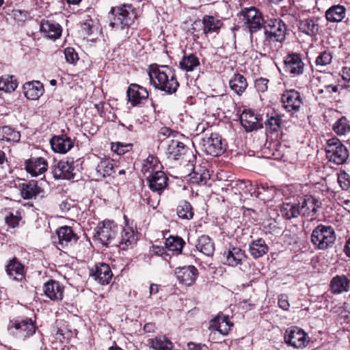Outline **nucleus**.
<instances>
[{
	"label": "nucleus",
	"mask_w": 350,
	"mask_h": 350,
	"mask_svg": "<svg viewBox=\"0 0 350 350\" xmlns=\"http://www.w3.org/2000/svg\"><path fill=\"white\" fill-rule=\"evenodd\" d=\"M96 172L101 178L113 175L115 173L113 160L106 157L100 159L96 167Z\"/></svg>",
	"instance_id": "58836bf2"
},
{
	"label": "nucleus",
	"mask_w": 350,
	"mask_h": 350,
	"mask_svg": "<svg viewBox=\"0 0 350 350\" xmlns=\"http://www.w3.org/2000/svg\"><path fill=\"white\" fill-rule=\"evenodd\" d=\"M25 96L29 100H38L44 92L43 84L39 81H28L23 85Z\"/></svg>",
	"instance_id": "cd10ccee"
},
{
	"label": "nucleus",
	"mask_w": 350,
	"mask_h": 350,
	"mask_svg": "<svg viewBox=\"0 0 350 350\" xmlns=\"http://www.w3.org/2000/svg\"><path fill=\"white\" fill-rule=\"evenodd\" d=\"M21 133L10 126L0 127V141L10 144L20 142Z\"/></svg>",
	"instance_id": "c9c22d12"
},
{
	"label": "nucleus",
	"mask_w": 350,
	"mask_h": 350,
	"mask_svg": "<svg viewBox=\"0 0 350 350\" xmlns=\"http://www.w3.org/2000/svg\"><path fill=\"white\" fill-rule=\"evenodd\" d=\"M109 26L113 29L129 30L137 18L136 8L131 3L112 7L109 12Z\"/></svg>",
	"instance_id": "f03ea898"
},
{
	"label": "nucleus",
	"mask_w": 350,
	"mask_h": 350,
	"mask_svg": "<svg viewBox=\"0 0 350 350\" xmlns=\"http://www.w3.org/2000/svg\"><path fill=\"white\" fill-rule=\"evenodd\" d=\"M200 146L204 152L213 157L221 155L226 150L222 137L217 133H212L209 137H203Z\"/></svg>",
	"instance_id": "9b49d317"
},
{
	"label": "nucleus",
	"mask_w": 350,
	"mask_h": 350,
	"mask_svg": "<svg viewBox=\"0 0 350 350\" xmlns=\"http://www.w3.org/2000/svg\"><path fill=\"white\" fill-rule=\"evenodd\" d=\"M5 271L11 280L18 282H22L25 280L27 273L25 266L15 256L7 261Z\"/></svg>",
	"instance_id": "4468645a"
},
{
	"label": "nucleus",
	"mask_w": 350,
	"mask_h": 350,
	"mask_svg": "<svg viewBox=\"0 0 350 350\" xmlns=\"http://www.w3.org/2000/svg\"><path fill=\"white\" fill-rule=\"evenodd\" d=\"M40 30L45 37L53 40L59 38L62 33V27L58 23L49 20L41 22Z\"/></svg>",
	"instance_id": "bb28decb"
},
{
	"label": "nucleus",
	"mask_w": 350,
	"mask_h": 350,
	"mask_svg": "<svg viewBox=\"0 0 350 350\" xmlns=\"http://www.w3.org/2000/svg\"><path fill=\"white\" fill-rule=\"evenodd\" d=\"M240 122L246 132H252L263 127L262 116L256 114L250 109H244L240 116Z\"/></svg>",
	"instance_id": "2eb2a0df"
},
{
	"label": "nucleus",
	"mask_w": 350,
	"mask_h": 350,
	"mask_svg": "<svg viewBox=\"0 0 350 350\" xmlns=\"http://www.w3.org/2000/svg\"><path fill=\"white\" fill-rule=\"evenodd\" d=\"M9 15L18 25H21L27 20L28 12L25 10H13Z\"/></svg>",
	"instance_id": "13d9d810"
},
{
	"label": "nucleus",
	"mask_w": 350,
	"mask_h": 350,
	"mask_svg": "<svg viewBox=\"0 0 350 350\" xmlns=\"http://www.w3.org/2000/svg\"><path fill=\"white\" fill-rule=\"evenodd\" d=\"M229 85L232 90L241 95L247 88V83L243 75L237 73L230 80Z\"/></svg>",
	"instance_id": "09e8293b"
},
{
	"label": "nucleus",
	"mask_w": 350,
	"mask_h": 350,
	"mask_svg": "<svg viewBox=\"0 0 350 350\" xmlns=\"http://www.w3.org/2000/svg\"><path fill=\"white\" fill-rule=\"evenodd\" d=\"M340 75L345 82H350V67L344 66Z\"/></svg>",
	"instance_id": "774afa93"
},
{
	"label": "nucleus",
	"mask_w": 350,
	"mask_h": 350,
	"mask_svg": "<svg viewBox=\"0 0 350 350\" xmlns=\"http://www.w3.org/2000/svg\"><path fill=\"white\" fill-rule=\"evenodd\" d=\"M284 340L288 346L295 349H304L310 342L308 334L297 326H291L285 331Z\"/></svg>",
	"instance_id": "9d476101"
},
{
	"label": "nucleus",
	"mask_w": 350,
	"mask_h": 350,
	"mask_svg": "<svg viewBox=\"0 0 350 350\" xmlns=\"http://www.w3.org/2000/svg\"><path fill=\"white\" fill-rule=\"evenodd\" d=\"M268 251L269 247L262 238L253 240L249 244V252L254 259L263 256Z\"/></svg>",
	"instance_id": "e433bc0d"
},
{
	"label": "nucleus",
	"mask_w": 350,
	"mask_h": 350,
	"mask_svg": "<svg viewBox=\"0 0 350 350\" xmlns=\"http://www.w3.org/2000/svg\"><path fill=\"white\" fill-rule=\"evenodd\" d=\"M233 326L227 315H218L211 321V327L222 335H227Z\"/></svg>",
	"instance_id": "473e14b6"
},
{
	"label": "nucleus",
	"mask_w": 350,
	"mask_h": 350,
	"mask_svg": "<svg viewBox=\"0 0 350 350\" xmlns=\"http://www.w3.org/2000/svg\"><path fill=\"white\" fill-rule=\"evenodd\" d=\"M350 286V280L345 275H337L330 282V290L334 294L347 292Z\"/></svg>",
	"instance_id": "2f4dec72"
},
{
	"label": "nucleus",
	"mask_w": 350,
	"mask_h": 350,
	"mask_svg": "<svg viewBox=\"0 0 350 350\" xmlns=\"http://www.w3.org/2000/svg\"><path fill=\"white\" fill-rule=\"evenodd\" d=\"M332 129L338 135H345L350 132L349 122L345 116H342L334 124Z\"/></svg>",
	"instance_id": "864d4df0"
},
{
	"label": "nucleus",
	"mask_w": 350,
	"mask_h": 350,
	"mask_svg": "<svg viewBox=\"0 0 350 350\" xmlns=\"http://www.w3.org/2000/svg\"><path fill=\"white\" fill-rule=\"evenodd\" d=\"M21 213V210L14 211L11 208H5L2 212L5 216V224L12 228L18 226L19 221L22 219Z\"/></svg>",
	"instance_id": "c03bdc74"
},
{
	"label": "nucleus",
	"mask_w": 350,
	"mask_h": 350,
	"mask_svg": "<svg viewBox=\"0 0 350 350\" xmlns=\"http://www.w3.org/2000/svg\"><path fill=\"white\" fill-rule=\"evenodd\" d=\"M336 239V232L332 226L319 224L311 234V242L318 250H325L332 247Z\"/></svg>",
	"instance_id": "423d86ee"
},
{
	"label": "nucleus",
	"mask_w": 350,
	"mask_h": 350,
	"mask_svg": "<svg viewBox=\"0 0 350 350\" xmlns=\"http://www.w3.org/2000/svg\"><path fill=\"white\" fill-rule=\"evenodd\" d=\"M137 242V235L133 228L125 227L123 228L120 238L116 241L117 245L120 249L125 250L129 247H132Z\"/></svg>",
	"instance_id": "7c9ffc66"
},
{
	"label": "nucleus",
	"mask_w": 350,
	"mask_h": 350,
	"mask_svg": "<svg viewBox=\"0 0 350 350\" xmlns=\"http://www.w3.org/2000/svg\"><path fill=\"white\" fill-rule=\"evenodd\" d=\"M299 208L302 216H314L321 206V202L311 195H305L298 200Z\"/></svg>",
	"instance_id": "a211bd4d"
},
{
	"label": "nucleus",
	"mask_w": 350,
	"mask_h": 350,
	"mask_svg": "<svg viewBox=\"0 0 350 350\" xmlns=\"http://www.w3.org/2000/svg\"><path fill=\"white\" fill-rule=\"evenodd\" d=\"M149 343L154 350H172L173 348L172 342L163 336L150 339Z\"/></svg>",
	"instance_id": "3c124183"
},
{
	"label": "nucleus",
	"mask_w": 350,
	"mask_h": 350,
	"mask_svg": "<svg viewBox=\"0 0 350 350\" xmlns=\"http://www.w3.org/2000/svg\"><path fill=\"white\" fill-rule=\"evenodd\" d=\"M202 25V21H196L191 25L189 31L192 34L194 40L200 38L199 32L200 31Z\"/></svg>",
	"instance_id": "0e129e2a"
},
{
	"label": "nucleus",
	"mask_w": 350,
	"mask_h": 350,
	"mask_svg": "<svg viewBox=\"0 0 350 350\" xmlns=\"http://www.w3.org/2000/svg\"><path fill=\"white\" fill-rule=\"evenodd\" d=\"M25 169L31 176H38L48 169V162L42 157L31 156L25 161Z\"/></svg>",
	"instance_id": "6ab92c4d"
},
{
	"label": "nucleus",
	"mask_w": 350,
	"mask_h": 350,
	"mask_svg": "<svg viewBox=\"0 0 350 350\" xmlns=\"http://www.w3.org/2000/svg\"><path fill=\"white\" fill-rule=\"evenodd\" d=\"M345 11L346 8L343 5H333L326 11L325 17L332 23L340 22L345 16Z\"/></svg>",
	"instance_id": "49530a36"
},
{
	"label": "nucleus",
	"mask_w": 350,
	"mask_h": 350,
	"mask_svg": "<svg viewBox=\"0 0 350 350\" xmlns=\"http://www.w3.org/2000/svg\"><path fill=\"white\" fill-rule=\"evenodd\" d=\"M175 274L179 283L189 286L195 283L199 272L195 266L188 265L177 267Z\"/></svg>",
	"instance_id": "aec40b11"
},
{
	"label": "nucleus",
	"mask_w": 350,
	"mask_h": 350,
	"mask_svg": "<svg viewBox=\"0 0 350 350\" xmlns=\"http://www.w3.org/2000/svg\"><path fill=\"white\" fill-rule=\"evenodd\" d=\"M264 43L273 42L282 43L286 40L287 26L285 23L278 17H267L263 23Z\"/></svg>",
	"instance_id": "7ed1b4c3"
},
{
	"label": "nucleus",
	"mask_w": 350,
	"mask_h": 350,
	"mask_svg": "<svg viewBox=\"0 0 350 350\" xmlns=\"http://www.w3.org/2000/svg\"><path fill=\"white\" fill-rule=\"evenodd\" d=\"M187 150V148L185 144L178 140L170 139L167 141L166 153L174 159H178L180 156L186 153Z\"/></svg>",
	"instance_id": "ea45409f"
},
{
	"label": "nucleus",
	"mask_w": 350,
	"mask_h": 350,
	"mask_svg": "<svg viewBox=\"0 0 350 350\" xmlns=\"http://www.w3.org/2000/svg\"><path fill=\"white\" fill-rule=\"evenodd\" d=\"M17 86V81L13 76L5 75L0 77V90L12 92Z\"/></svg>",
	"instance_id": "5fc2aeb1"
},
{
	"label": "nucleus",
	"mask_w": 350,
	"mask_h": 350,
	"mask_svg": "<svg viewBox=\"0 0 350 350\" xmlns=\"http://www.w3.org/2000/svg\"><path fill=\"white\" fill-rule=\"evenodd\" d=\"M126 97L132 107H141L149 98L147 89L137 83H131L126 90Z\"/></svg>",
	"instance_id": "ddd939ff"
},
{
	"label": "nucleus",
	"mask_w": 350,
	"mask_h": 350,
	"mask_svg": "<svg viewBox=\"0 0 350 350\" xmlns=\"http://www.w3.org/2000/svg\"><path fill=\"white\" fill-rule=\"evenodd\" d=\"M176 213L178 217L182 219H191L194 215L193 210L190 202L182 200L176 208Z\"/></svg>",
	"instance_id": "8fccbe9b"
},
{
	"label": "nucleus",
	"mask_w": 350,
	"mask_h": 350,
	"mask_svg": "<svg viewBox=\"0 0 350 350\" xmlns=\"http://www.w3.org/2000/svg\"><path fill=\"white\" fill-rule=\"evenodd\" d=\"M190 181L200 186L206 185L211 178L209 171L204 167H195L190 174Z\"/></svg>",
	"instance_id": "4c0bfd02"
},
{
	"label": "nucleus",
	"mask_w": 350,
	"mask_h": 350,
	"mask_svg": "<svg viewBox=\"0 0 350 350\" xmlns=\"http://www.w3.org/2000/svg\"><path fill=\"white\" fill-rule=\"evenodd\" d=\"M90 275L98 283L105 285L109 284L113 273L109 265L105 262L96 264L90 270Z\"/></svg>",
	"instance_id": "412c9836"
},
{
	"label": "nucleus",
	"mask_w": 350,
	"mask_h": 350,
	"mask_svg": "<svg viewBox=\"0 0 350 350\" xmlns=\"http://www.w3.org/2000/svg\"><path fill=\"white\" fill-rule=\"evenodd\" d=\"M269 79L260 77L255 81V88L259 92H265L268 88Z\"/></svg>",
	"instance_id": "e2e57ef3"
},
{
	"label": "nucleus",
	"mask_w": 350,
	"mask_h": 350,
	"mask_svg": "<svg viewBox=\"0 0 350 350\" xmlns=\"http://www.w3.org/2000/svg\"><path fill=\"white\" fill-rule=\"evenodd\" d=\"M257 184L249 180H237L231 183L232 187L237 188L239 192L249 193L251 196H255Z\"/></svg>",
	"instance_id": "a18cd8bd"
},
{
	"label": "nucleus",
	"mask_w": 350,
	"mask_h": 350,
	"mask_svg": "<svg viewBox=\"0 0 350 350\" xmlns=\"http://www.w3.org/2000/svg\"><path fill=\"white\" fill-rule=\"evenodd\" d=\"M55 232L58 239V244L62 247H66L69 244H76L79 239L72 228L68 226L58 228Z\"/></svg>",
	"instance_id": "393cba45"
},
{
	"label": "nucleus",
	"mask_w": 350,
	"mask_h": 350,
	"mask_svg": "<svg viewBox=\"0 0 350 350\" xmlns=\"http://www.w3.org/2000/svg\"><path fill=\"white\" fill-rule=\"evenodd\" d=\"M82 163L81 159L75 161L72 157L56 162L51 167L54 178L55 180L74 179L77 172L79 171V165H81Z\"/></svg>",
	"instance_id": "0eeeda50"
},
{
	"label": "nucleus",
	"mask_w": 350,
	"mask_h": 350,
	"mask_svg": "<svg viewBox=\"0 0 350 350\" xmlns=\"http://www.w3.org/2000/svg\"><path fill=\"white\" fill-rule=\"evenodd\" d=\"M148 74L150 84L167 94L175 93L179 87L174 70L169 66L151 64Z\"/></svg>",
	"instance_id": "f257e3e1"
},
{
	"label": "nucleus",
	"mask_w": 350,
	"mask_h": 350,
	"mask_svg": "<svg viewBox=\"0 0 350 350\" xmlns=\"http://www.w3.org/2000/svg\"><path fill=\"white\" fill-rule=\"evenodd\" d=\"M18 188L21 197L24 200H30L42 193L44 190L38 185V182L36 180H30L29 181L19 184Z\"/></svg>",
	"instance_id": "a878e982"
},
{
	"label": "nucleus",
	"mask_w": 350,
	"mask_h": 350,
	"mask_svg": "<svg viewBox=\"0 0 350 350\" xmlns=\"http://www.w3.org/2000/svg\"><path fill=\"white\" fill-rule=\"evenodd\" d=\"M267 119L264 123L267 131L269 133L280 131L282 127V117L283 116L276 114L275 116H269V114H267Z\"/></svg>",
	"instance_id": "de8ad7c7"
},
{
	"label": "nucleus",
	"mask_w": 350,
	"mask_h": 350,
	"mask_svg": "<svg viewBox=\"0 0 350 350\" xmlns=\"http://www.w3.org/2000/svg\"><path fill=\"white\" fill-rule=\"evenodd\" d=\"M319 18L315 16L300 20L298 25L299 31L310 37L316 36L319 30Z\"/></svg>",
	"instance_id": "c85d7f7f"
},
{
	"label": "nucleus",
	"mask_w": 350,
	"mask_h": 350,
	"mask_svg": "<svg viewBox=\"0 0 350 350\" xmlns=\"http://www.w3.org/2000/svg\"><path fill=\"white\" fill-rule=\"evenodd\" d=\"M165 247L176 255L180 254L185 242L183 238L178 236H170L165 242Z\"/></svg>",
	"instance_id": "37998d69"
},
{
	"label": "nucleus",
	"mask_w": 350,
	"mask_h": 350,
	"mask_svg": "<svg viewBox=\"0 0 350 350\" xmlns=\"http://www.w3.org/2000/svg\"><path fill=\"white\" fill-rule=\"evenodd\" d=\"M118 231L119 227L113 220L105 219L95 228L93 238L105 247L117 245Z\"/></svg>",
	"instance_id": "39448f33"
},
{
	"label": "nucleus",
	"mask_w": 350,
	"mask_h": 350,
	"mask_svg": "<svg viewBox=\"0 0 350 350\" xmlns=\"http://www.w3.org/2000/svg\"><path fill=\"white\" fill-rule=\"evenodd\" d=\"M280 214L286 219H291L301 215L298 202H283L280 206Z\"/></svg>",
	"instance_id": "a19ab883"
},
{
	"label": "nucleus",
	"mask_w": 350,
	"mask_h": 350,
	"mask_svg": "<svg viewBox=\"0 0 350 350\" xmlns=\"http://www.w3.org/2000/svg\"><path fill=\"white\" fill-rule=\"evenodd\" d=\"M196 247L198 251L208 257L213 256L215 252V243L208 235L200 236L198 239Z\"/></svg>",
	"instance_id": "72a5a7b5"
},
{
	"label": "nucleus",
	"mask_w": 350,
	"mask_h": 350,
	"mask_svg": "<svg viewBox=\"0 0 350 350\" xmlns=\"http://www.w3.org/2000/svg\"><path fill=\"white\" fill-rule=\"evenodd\" d=\"M150 189L153 192H157L159 195L167 187L168 177L165 173L161 170H157L153 173L148 174L146 177Z\"/></svg>",
	"instance_id": "dca6fc26"
},
{
	"label": "nucleus",
	"mask_w": 350,
	"mask_h": 350,
	"mask_svg": "<svg viewBox=\"0 0 350 350\" xmlns=\"http://www.w3.org/2000/svg\"><path fill=\"white\" fill-rule=\"evenodd\" d=\"M64 286L59 281L49 279L43 285V292L46 297L52 301L63 299Z\"/></svg>",
	"instance_id": "5701e85b"
},
{
	"label": "nucleus",
	"mask_w": 350,
	"mask_h": 350,
	"mask_svg": "<svg viewBox=\"0 0 350 350\" xmlns=\"http://www.w3.org/2000/svg\"><path fill=\"white\" fill-rule=\"evenodd\" d=\"M70 336V332L65 327L57 328L55 334V339L59 340L60 342H64L65 340H68Z\"/></svg>",
	"instance_id": "680f3d73"
},
{
	"label": "nucleus",
	"mask_w": 350,
	"mask_h": 350,
	"mask_svg": "<svg viewBox=\"0 0 350 350\" xmlns=\"http://www.w3.org/2000/svg\"><path fill=\"white\" fill-rule=\"evenodd\" d=\"M325 151L329 161L336 165L344 164L349 155L346 146L336 137L327 140Z\"/></svg>",
	"instance_id": "6e6552de"
},
{
	"label": "nucleus",
	"mask_w": 350,
	"mask_h": 350,
	"mask_svg": "<svg viewBox=\"0 0 350 350\" xmlns=\"http://www.w3.org/2000/svg\"><path fill=\"white\" fill-rule=\"evenodd\" d=\"M202 33L206 36L212 33L218 34L224 23L223 22L211 15H204L202 19Z\"/></svg>",
	"instance_id": "c756f323"
},
{
	"label": "nucleus",
	"mask_w": 350,
	"mask_h": 350,
	"mask_svg": "<svg viewBox=\"0 0 350 350\" xmlns=\"http://www.w3.org/2000/svg\"><path fill=\"white\" fill-rule=\"evenodd\" d=\"M81 30L86 35L92 33V20H86L81 23Z\"/></svg>",
	"instance_id": "69168bd1"
},
{
	"label": "nucleus",
	"mask_w": 350,
	"mask_h": 350,
	"mask_svg": "<svg viewBox=\"0 0 350 350\" xmlns=\"http://www.w3.org/2000/svg\"><path fill=\"white\" fill-rule=\"evenodd\" d=\"M276 196V188L267 183L257 184L256 187V198L265 202L271 201Z\"/></svg>",
	"instance_id": "f704fd0d"
},
{
	"label": "nucleus",
	"mask_w": 350,
	"mask_h": 350,
	"mask_svg": "<svg viewBox=\"0 0 350 350\" xmlns=\"http://www.w3.org/2000/svg\"><path fill=\"white\" fill-rule=\"evenodd\" d=\"M200 64L199 58L193 53H185L179 62L180 68L187 72L193 71Z\"/></svg>",
	"instance_id": "79ce46f5"
},
{
	"label": "nucleus",
	"mask_w": 350,
	"mask_h": 350,
	"mask_svg": "<svg viewBox=\"0 0 350 350\" xmlns=\"http://www.w3.org/2000/svg\"><path fill=\"white\" fill-rule=\"evenodd\" d=\"M333 58L332 53L328 50H325L319 53L317 57L315 63L317 66H325L332 63Z\"/></svg>",
	"instance_id": "6e6d98bb"
},
{
	"label": "nucleus",
	"mask_w": 350,
	"mask_h": 350,
	"mask_svg": "<svg viewBox=\"0 0 350 350\" xmlns=\"http://www.w3.org/2000/svg\"><path fill=\"white\" fill-rule=\"evenodd\" d=\"M282 107L291 116L299 111L303 104L301 94L294 89L286 90L281 96Z\"/></svg>",
	"instance_id": "f8f14e48"
},
{
	"label": "nucleus",
	"mask_w": 350,
	"mask_h": 350,
	"mask_svg": "<svg viewBox=\"0 0 350 350\" xmlns=\"http://www.w3.org/2000/svg\"><path fill=\"white\" fill-rule=\"evenodd\" d=\"M224 256L226 258L224 264L234 267L241 265L247 258L245 250L233 245H230L228 251L224 252Z\"/></svg>",
	"instance_id": "b1692460"
},
{
	"label": "nucleus",
	"mask_w": 350,
	"mask_h": 350,
	"mask_svg": "<svg viewBox=\"0 0 350 350\" xmlns=\"http://www.w3.org/2000/svg\"><path fill=\"white\" fill-rule=\"evenodd\" d=\"M133 146V144H124L120 142H112L111 149L117 154L122 155L131 150Z\"/></svg>",
	"instance_id": "4d7b16f0"
},
{
	"label": "nucleus",
	"mask_w": 350,
	"mask_h": 350,
	"mask_svg": "<svg viewBox=\"0 0 350 350\" xmlns=\"http://www.w3.org/2000/svg\"><path fill=\"white\" fill-rule=\"evenodd\" d=\"M36 317H18L10 320L8 326L9 333L18 340H24L36 333Z\"/></svg>",
	"instance_id": "20e7f679"
},
{
	"label": "nucleus",
	"mask_w": 350,
	"mask_h": 350,
	"mask_svg": "<svg viewBox=\"0 0 350 350\" xmlns=\"http://www.w3.org/2000/svg\"><path fill=\"white\" fill-rule=\"evenodd\" d=\"M278 306L280 308L284 310H287L289 308L290 304L287 299V297L285 295H281L278 299Z\"/></svg>",
	"instance_id": "338daca9"
},
{
	"label": "nucleus",
	"mask_w": 350,
	"mask_h": 350,
	"mask_svg": "<svg viewBox=\"0 0 350 350\" xmlns=\"http://www.w3.org/2000/svg\"><path fill=\"white\" fill-rule=\"evenodd\" d=\"M64 133L62 131L61 135H54L50 139V145L55 152L65 154L74 146L72 139Z\"/></svg>",
	"instance_id": "4be33fe9"
},
{
	"label": "nucleus",
	"mask_w": 350,
	"mask_h": 350,
	"mask_svg": "<svg viewBox=\"0 0 350 350\" xmlns=\"http://www.w3.org/2000/svg\"><path fill=\"white\" fill-rule=\"evenodd\" d=\"M237 16L248 29L251 36L259 31L263 25L265 19L262 13L255 7L245 8L238 13Z\"/></svg>",
	"instance_id": "1a4fd4ad"
},
{
	"label": "nucleus",
	"mask_w": 350,
	"mask_h": 350,
	"mask_svg": "<svg viewBox=\"0 0 350 350\" xmlns=\"http://www.w3.org/2000/svg\"><path fill=\"white\" fill-rule=\"evenodd\" d=\"M338 183L342 190L347 191L350 188V175L346 172H341L338 176Z\"/></svg>",
	"instance_id": "052dcab7"
},
{
	"label": "nucleus",
	"mask_w": 350,
	"mask_h": 350,
	"mask_svg": "<svg viewBox=\"0 0 350 350\" xmlns=\"http://www.w3.org/2000/svg\"><path fill=\"white\" fill-rule=\"evenodd\" d=\"M64 55L67 63L70 64H76L79 60L78 53L74 48L68 47L64 49Z\"/></svg>",
	"instance_id": "bf43d9fd"
},
{
	"label": "nucleus",
	"mask_w": 350,
	"mask_h": 350,
	"mask_svg": "<svg viewBox=\"0 0 350 350\" xmlns=\"http://www.w3.org/2000/svg\"><path fill=\"white\" fill-rule=\"evenodd\" d=\"M159 161L157 157L152 154H149L143 162L142 172L144 175L146 177V176L153 173V172L159 170Z\"/></svg>",
	"instance_id": "603ef678"
},
{
	"label": "nucleus",
	"mask_w": 350,
	"mask_h": 350,
	"mask_svg": "<svg viewBox=\"0 0 350 350\" xmlns=\"http://www.w3.org/2000/svg\"><path fill=\"white\" fill-rule=\"evenodd\" d=\"M284 70L293 76H299L303 74L304 63L300 54L291 53L288 54L284 59Z\"/></svg>",
	"instance_id": "f3484780"
}]
</instances>
